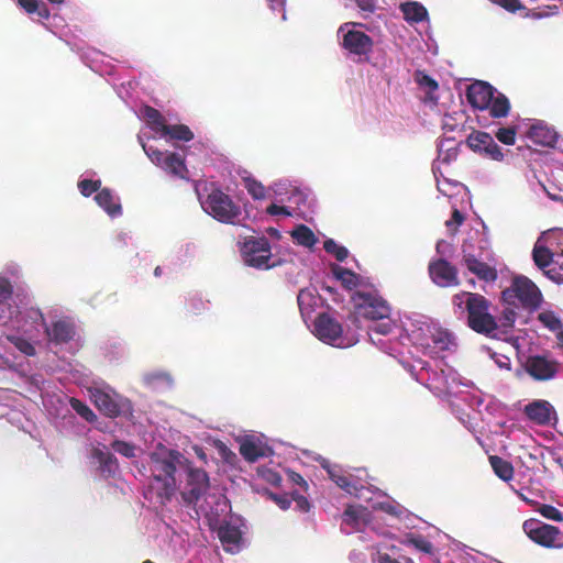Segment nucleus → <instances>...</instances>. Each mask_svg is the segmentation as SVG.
Instances as JSON below:
<instances>
[{
  "mask_svg": "<svg viewBox=\"0 0 563 563\" xmlns=\"http://www.w3.org/2000/svg\"><path fill=\"white\" fill-rule=\"evenodd\" d=\"M101 180L82 179L78 183L80 194L85 197H89L95 192L100 191Z\"/></svg>",
  "mask_w": 563,
  "mask_h": 563,
  "instance_id": "obj_43",
  "label": "nucleus"
},
{
  "mask_svg": "<svg viewBox=\"0 0 563 563\" xmlns=\"http://www.w3.org/2000/svg\"><path fill=\"white\" fill-rule=\"evenodd\" d=\"M203 210L216 220L227 224H238L241 208L220 189H213L201 202Z\"/></svg>",
  "mask_w": 563,
  "mask_h": 563,
  "instance_id": "obj_6",
  "label": "nucleus"
},
{
  "mask_svg": "<svg viewBox=\"0 0 563 563\" xmlns=\"http://www.w3.org/2000/svg\"><path fill=\"white\" fill-rule=\"evenodd\" d=\"M353 299L364 318L371 320H388L387 322L374 327L373 331L383 335L391 332L394 324L389 320L391 313L390 305L377 291H356Z\"/></svg>",
  "mask_w": 563,
  "mask_h": 563,
  "instance_id": "obj_4",
  "label": "nucleus"
},
{
  "mask_svg": "<svg viewBox=\"0 0 563 563\" xmlns=\"http://www.w3.org/2000/svg\"><path fill=\"white\" fill-rule=\"evenodd\" d=\"M271 453V448L254 438H246L240 443V454L250 463L268 456Z\"/></svg>",
  "mask_w": 563,
  "mask_h": 563,
  "instance_id": "obj_18",
  "label": "nucleus"
},
{
  "mask_svg": "<svg viewBox=\"0 0 563 563\" xmlns=\"http://www.w3.org/2000/svg\"><path fill=\"white\" fill-rule=\"evenodd\" d=\"M404 19L410 24L421 23L429 20L427 8L418 1H406L399 5Z\"/></svg>",
  "mask_w": 563,
  "mask_h": 563,
  "instance_id": "obj_21",
  "label": "nucleus"
},
{
  "mask_svg": "<svg viewBox=\"0 0 563 563\" xmlns=\"http://www.w3.org/2000/svg\"><path fill=\"white\" fill-rule=\"evenodd\" d=\"M266 212L269 214V216H291V212L288 210L287 207H284V206H278L276 203H272L267 207L266 209Z\"/></svg>",
  "mask_w": 563,
  "mask_h": 563,
  "instance_id": "obj_52",
  "label": "nucleus"
},
{
  "mask_svg": "<svg viewBox=\"0 0 563 563\" xmlns=\"http://www.w3.org/2000/svg\"><path fill=\"white\" fill-rule=\"evenodd\" d=\"M357 8L364 12L373 13L376 9L375 0H354Z\"/></svg>",
  "mask_w": 563,
  "mask_h": 563,
  "instance_id": "obj_54",
  "label": "nucleus"
},
{
  "mask_svg": "<svg viewBox=\"0 0 563 563\" xmlns=\"http://www.w3.org/2000/svg\"><path fill=\"white\" fill-rule=\"evenodd\" d=\"M7 340L25 356H34L36 354L35 346L29 340L22 336L7 335Z\"/></svg>",
  "mask_w": 563,
  "mask_h": 563,
  "instance_id": "obj_32",
  "label": "nucleus"
},
{
  "mask_svg": "<svg viewBox=\"0 0 563 563\" xmlns=\"http://www.w3.org/2000/svg\"><path fill=\"white\" fill-rule=\"evenodd\" d=\"M463 263L466 268L474 275H476L481 280L484 282H495L498 277L497 269L487 263H484L475 257V255L471 253L463 254Z\"/></svg>",
  "mask_w": 563,
  "mask_h": 563,
  "instance_id": "obj_16",
  "label": "nucleus"
},
{
  "mask_svg": "<svg viewBox=\"0 0 563 563\" xmlns=\"http://www.w3.org/2000/svg\"><path fill=\"white\" fill-rule=\"evenodd\" d=\"M29 317H30L31 319H33V320H34V322H36L37 320H40V321H41V324H42L43 327H45V325H46L45 318H44V316H43V313L41 312V310H40V309H33V308H32V309H30V311H29Z\"/></svg>",
  "mask_w": 563,
  "mask_h": 563,
  "instance_id": "obj_59",
  "label": "nucleus"
},
{
  "mask_svg": "<svg viewBox=\"0 0 563 563\" xmlns=\"http://www.w3.org/2000/svg\"><path fill=\"white\" fill-rule=\"evenodd\" d=\"M454 314L464 319L468 328L479 334L489 335L498 329L489 312L492 302L478 292L461 291L452 298Z\"/></svg>",
  "mask_w": 563,
  "mask_h": 563,
  "instance_id": "obj_2",
  "label": "nucleus"
},
{
  "mask_svg": "<svg viewBox=\"0 0 563 563\" xmlns=\"http://www.w3.org/2000/svg\"><path fill=\"white\" fill-rule=\"evenodd\" d=\"M323 249L327 253L332 254L336 261L343 262L349 256V251L345 246L339 245L333 239H328L323 242Z\"/></svg>",
  "mask_w": 563,
  "mask_h": 563,
  "instance_id": "obj_33",
  "label": "nucleus"
},
{
  "mask_svg": "<svg viewBox=\"0 0 563 563\" xmlns=\"http://www.w3.org/2000/svg\"><path fill=\"white\" fill-rule=\"evenodd\" d=\"M142 146L151 162L156 166L162 167L169 152H163L154 146H146L145 144H142Z\"/></svg>",
  "mask_w": 563,
  "mask_h": 563,
  "instance_id": "obj_41",
  "label": "nucleus"
},
{
  "mask_svg": "<svg viewBox=\"0 0 563 563\" xmlns=\"http://www.w3.org/2000/svg\"><path fill=\"white\" fill-rule=\"evenodd\" d=\"M547 274L556 283H563V246L558 247L554 266H552Z\"/></svg>",
  "mask_w": 563,
  "mask_h": 563,
  "instance_id": "obj_35",
  "label": "nucleus"
},
{
  "mask_svg": "<svg viewBox=\"0 0 563 563\" xmlns=\"http://www.w3.org/2000/svg\"><path fill=\"white\" fill-rule=\"evenodd\" d=\"M162 135L169 136L172 140L189 142L194 139L192 131L185 124L166 125Z\"/></svg>",
  "mask_w": 563,
  "mask_h": 563,
  "instance_id": "obj_30",
  "label": "nucleus"
},
{
  "mask_svg": "<svg viewBox=\"0 0 563 563\" xmlns=\"http://www.w3.org/2000/svg\"><path fill=\"white\" fill-rule=\"evenodd\" d=\"M44 329L48 341L55 344L68 343L75 335V327L73 322L66 319L57 320L51 325L46 324Z\"/></svg>",
  "mask_w": 563,
  "mask_h": 563,
  "instance_id": "obj_15",
  "label": "nucleus"
},
{
  "mask_svg": "<svg viewBox=\"0 0 563 563\" xmlns=\"http://www.w3.org/2000/svg\"><path fill=\"white\" fill-rule=\"evenodd\" d=\"M111 448L124 457L131 459L135 456V446L129 442L115 440L111 443Z\"/></svg>",
  "mask_w": 563,
  "mask_h": 563,
  "instance_id": "obj_44",
  "label": "nucleus"
},
{
  "mask_svg": "<svg viewBox=\"0 0 563 563\" xmlns=\"http://www.w3.org/2000/svg\"><path fill=\"white\" fill-rule=\"evenodd\" d=\"M544 190L547 191L548 196L552 199V200H561V196L556 195V194H552L545 187H544Z\"/></svg>",
  "mask_w": 563,
  "mask_h": 563,
  "instance_id": "obj_62",
  "label": "nucleus"
},
{
  "mask_svg": "<svg viewBox=\"0 0 563 563\" xmlns=\"http://www.w3.org/2000/svg\"><path fill=\"white\" fill-rule=\"evenodd\" d=\"M522 529L527 537L543 548H563V531L538 519H528Z\"/></svg>",
  "mask_w": 563,
  "mask_h": 563,
  "instance_id": "obj_8",
  "label": "nucleus"
},
{
  "mask_svg": "<svg viewBox=\"0 0 563 563\" xmlns=\"http://www.w3.org/2000/svg\"><path fill=\"white\" fill-rule=\"evenodd\" d=\"M18 3L29 13L34 14L37 9V0H18Z\"/></svg>",
  "mask_w": 563,
  "mask_h": 563,
  "instance_id": "obj_56",
  "label": "nucleus"
},
{
  "mask_svg": "<svg viewBox=\"0 0 563 563\" xmlns=\"http://www.w3.org/2000/svg\"><path fill=\"white\" fill-rule=\"evenodd\" d=\"M51 3L60 4L64 0H48Z\"/></svg>",
  "mask_w": 563,
  "mask_h": 563,
  "instance_id": "obj_64",
  "label": "nucleus"
},
{
  "mask_svg": "<svg viewBox=\"0 0 563 563\" xmlns=\"http://www.w3.org/2000/svg\"><path fill=\"white\" fill-rule=\"evenodd\" d=\"M361 511L354 506H349L342 514V523L356 528L360 525Z\"/></svg>",
  "mask_w": 563,
  "mask_h": 563,
  "instance_id": "obj_38",
  "label": "nucleus"
},
{
  "mask_svg": "<svg viewBox=\"0 0 563 563\" xmlns=\"http://www.w3.org/2000/svg\"><path fill=\"white\" fill-rule=\"evenodd\" d=\"M92 456L98 460L102 467L108 470H110L111 465L115 462L114 455L106 449L103 450L95 448L92 451Z\"/></svg>",
  "mask_w": 563,
  "mask_h": 563,
  "instance_id": "obj_42",
  "label": "nucleus"
},
{
  "mask_svg": "<svg viewBox=\"0 0 563 563\" xmlns=\"http://www.w3.org/2000/svg\"><path fill=\"white\" fill-rule=\"evenodd\" d=\"M528 139H530L534 144L542 146H554L558 141L556 132L543 124L542 122H537L532 124L527 132Z\"/></svg>",
  "mask_w": 563,
  "mask_h": 563,
  "instance_id": "obj_19",
  "label": "nucleus"
},
{
  "mask_svg": "<svg viewBox=\"0 0 563 563\" xmlns=\"http://www.w3.org/2000/svg\"><path fill=\"white\" fill-rule=\"evenodd\" d=\"M488 460H489V464H490L494 473L500 479H503L505 482H509L514 478L515 470H514L512 464L509 461H507L498 455H490L488 457Z\"/></svg>",
  "mask_w": 563,
  "mask_h": 563,
  "instance_id": "obj_26",
  "label": "nucleus"
},
{
  "mask_svg": "<svg viewBox=\"0 0 563 563\" xmlns=\"http://www.w3.org/2000/svg\"><path fill=\"white\" fill-rule=\"evenodd\" d=\"M70 406L86 421L93 422L97 420L96 413L81 400L70 398Z\"/></svg>",
  "mask_w": 563,
  "mask_h": 563,
  "instance_id": "obj_36",
  "label": "nucleus"
},
{
  "mask_svg": "<svg viewBox=\"0 0 563 563\" xmlns=\"http://www.w3.org/2000/svg\"><path fill=\"white\" fill-rule=\"evenodd\" d=\"M35 13L40 19H48L49 18V10L44 3H37V9L35 10Z\"/></svg>",
  "mask_w": 563,
  "mask_h": 563,
  "instance_id": "obj_60",
  "label": "nucleus"
},
{
  "mask_svg": "<svg viewBox=\"0 0 563 563\" xmlns=\"http://www.w3.org/2000/svg\"><path fill=\"white\" fill-rule=\"evenodd\" d=\"M143 117L147 122L148 126L151 128V130H153L156 133H163L167 124L165 118L157 109L151 106H145L143 108Z\"/></svg>",
  "mask_w": 563,
  "mask_h": 563,
  "instance_id": "obj_28",
  "label": "nucleus"
},
{
  "mask_svg": "<svg viewBox=\"0 0 563 563\" xmlns=\"http://www.w3.org/2000/svg\"><path fill=\"white\" fill-rule=\"evenodd\" d=\"M495 88L482 80H476L466 89V99L468 103L478 110H488L494 119L506 118L510 112L509 99L501 92L496 96Z\"/></svg>",
  "mask_w": 563,
  "mask_h": 563,
  "instance_id": "obj_3",
  "label": "nucleus"
},
{
  "mask_svg": "<svg viewBox=\"0 0 563 563\" xmlns=\"http://www.w3.org/2000/svg\"><path fill=\"white\" fill-rule=\"evenodd\" d=\"M429 275L440 287L457 286L460 284L457 269L446 260L439 258L429 263Z\"/></svg>",
  "mask_w": 563,
  "mask_h": 563,
  "instance_id": "obj_13",
  "label": "nucleus"
},
{
  "mask_svg": "<svg viewBox=\"0 0 563 563\" xmlns=\"http://www.w3.org/2000/svg\"><path fill=\"white\" fill-rule=\"evenodd\" d=\"M538 319L549 330L560 331L559 338L563 339L562 322L552 311L541 312Z\"/></svg>",
  "mask_w": 563,
  "mask_h": 563,
  "instance_id": "obj_31",
  "label": "nucleus"
},
{
  "mask_svg": "<svg viewBox=\"0 0 563 563\" xmlns=\"http://www.w3.org/2000/svg\"><path fill=\"white\" fill-rule=\"evenodd\" d=\"M552 406L547 400H533L526 405L525 413L533 422L540 426L548 424L551 420Z\"/></svg>",
  "mask_w": 563,
  "mask_h": 563,
  "instance_id": "obj_20",
  "label": "nucleus"
},
{
  "mask_svg": "<svg viewBox=\"0 0 563 563\" xmlns=\"http://www.w3.org/2000/svg\"><path fill=\"white\" fill-rule=\"evenodd\" d=\"M556 252L558 247L552 250L537 242L532 251L533 262L541 269L550 265L554 266Z\"/></svg>",
  "mask_w": 563,
  "mask_h": 563,
  "instance_id": "obj_25",
  "label": "nucleus"
},
{
  "mask_svg": "<svg viewBox=\"0 0 563 563\" xmlns=\"http://www.w3.org/2000/svg\"><path fill=\"white\" fill-rule=\"evenodd\" d=\"M516 320V312L512 308H506L503 311L501 324L503 327H512Z\"/></svg>",
  "mask_w": 563,
  "mask_h": 563,
  "instance_id": "obj_53",
  "label": "nucleus"
},
{
  "mask_svg": "<svg viewBox=\"0 0 563 563\" xmlns=\"http://www.w3.org/2000/svg\"><path fill=\"white\" fill-rule=\"evenodd\" d=\"M377 563H400L396 559L390 558L388 554H379Z\"/></svg>",
  "mask_w": 563,
  "mask_h": 563,
  "instance_id": "obj_61",
  "label": "nucleus"
},
{
  "mask_svg": "<svg viewBox=\"0 0 563 563\" xmlns=\"http://www.w3.org/2000/svg\"><path fill=\"white\" fill-rule=\"evenodd\" d=\"M292 239L297 244L311 249L318 242L314 233L305 224L297 225L291 232Z\"/></svg>",
  "mask_w": 563,
  "mask_h": 563,
  "instance_id": "obj_29",
  "label": "nucleus"
},
{
  "mask_svg": "<svg viewBox=\"0 0 563 563\" xmlns=\"http://www.w3.org/2000/svg\"><path fill=\"white\" fill-rule=\"evenodd\" d=\"M464 221V217L463 214L457 210V209H454L453 212H452V218L451 220H448L445 222L446 227H451V224L454 222L456 223L457 225L462 224Z\"/></svg>",
  "mask_w": 563,
  "mask_h": 563,
  "instance_id": "obj_58",
  "label": "nucleus"
},
{
  "mask_svg": "<svg viewBox=\"0 0 563 563\" xmlns=\"http://www.w3.org/2000/svg\"><path fill=\"white\" fill-rule=\"evenodd\" d=\"M264 494L283 510H287L291 505V498H289L288 495H278L267 489L264 492Z\"/></svg>",
  "mask_w": 563,
  "mask_h": 563,
  "instance_id": "obj_45",
  "label": "nucleus"
},
{
  "mask_svg": "<svg viewBox=\"0 0 563 563\" xmlns=\"http://www.w3.org/2000/svg\"><path fill=\"white\" fill-rule=\"evenodd\" d=\"M12 294L10 282L0 279V324H7L18 313V308L11 303Z\"/></svg>",
  "mask_w": 563,
  "mask_h": 563,
  "instance_id": "obj_17",
  "label": "nucleus"
},
{
  "mask_svg": "<svg viewBox=\"0 0 563 563\" xmlns=\"http://www.w3.org/2000/svg\"><path fill=\"white\" fill-rule=\"evenodd\" d=\"M244 181L245 188L253 199L260 200L265 198L266 190L262 183L257 181L254 178H245Z\"/></svg>",
  "mask_w": 563,
  "mask_h": 563,
  "instance_id": "obj_37",
  "label": "nucleus"
},
{
  "mask_svg": "<svg viewBox=\"0 0 563 563\" xmlns=\"http://www.w3.org/2000/svg\"><path fill=\"white\" fill-rule=\"evenodd\" d=\"M263 477L274 486H278L282 483V477L277 472L267 470L263 472Z\"/></svg>",
  "mask_w": 563,
  "mask_h": 563,
  "instance_id": "obj_55",
  "label": "nucleus"
},
{
  "mask_svg": "<svg viewBox=\"0 0 563 563\" xmlns=\"http://www.w3.org/2000/svg\"><path fill=\"white\" fill-rule=\"evenodd\" d=\"M432 341L434 344H437L441 350L449 349V345L451 344V335L448 332H438L433 335Z\"/></svg>",
  "mask_w": 563,
  "mask_h": 563,
  "instance_id": "obj_48",
  "label": "nucleus"
},
{
  "mask_svg": "<svg viewBox=\"0 0 563 563\" xmlns=\"http://www.w3.org/2000/svg\"><path fill=\"white\" fill-rule=\"evenodd\" d=\"M95 200L111 217L120 216L122 212L121 205L114 200L109 188L100 189L95 196Z\"/></svg>",
  "mask_w": 563,
  "mask_h": 563,
  "instance_id": "obj_24",
  "label": "nucleus"
},
{
  "mask_svg": "<svg viewBox=\"0 0 563 563\" xmlns=\"http://www.w3.org/2000/svg\"><path fill=\"white\" fill-rule=\"evenodd\" d=\"M466 145L475 153L486 158L501 162L504 153L493 136L484 131H473L465 141Z\"/></svg>",
  "mask_w": 563,
  "mask_h": 563,
  "instance_id": "obj_11",
  "label": "nucleus"
},
{
  "mask_svg": "<svg viewBox=\"0 0 563 563\" xmlns=\"http://www.w3.org/2000/svg\"><path fill=\"white\" fill-rule=\"evenodd\" d=\"M218 537L223 544L225 551H234L240 547L242 540V532L239 527L230 523L220 526Z\"/></svg>",
  "mask_w": 563,
  "mask_h": 563,
  "instance_id": "obj_22",
  "label": "nucleus"
},
{
  "mask_svg": "<svg viewBox=\"0 0 563 563\" xmlns=\"http://www.w3.org/2000/svg\"><path fill=\"white\" fill-rule=\"evenodd\" d=\"M161 168L174 177L186 180L189 179V170L186 166L185 158L177 153L169 152Z\"/></svg>",
  "mask_w": 563,
  "mask_h": 563,
  "instance_id": "obj_23",
  "label": "nucleus"
},
{
  "mask_svg": "<svg viewBox=\"0 0 563 563\" xmlns=\"http://www.w3.org/2000/svg\"><path fill=\"white\" fill-rule=\"evenodd\" d=\"M291 500H294L296 503V508L299 511L308 512L310 510L311 505L305 496L298 495V494H292Z\"/></svg>",
  "mask_w": 563,
  "mask_h": 563,
  "instance_id": "obj_49",
  "label": "nucleus"
},
{
  "mask_svg": "<svg viewBox=\"0 0 563 563\" xmlns=\"http://www.w3.org/2000/svg\"><path fill=\"white\" fill-rule=\"evenodd\" d=\"M537 511L547 519L553 520L555 522L563 521V514L552 505L542 504L537 508Z\"/></svg>",
  "mask_w": 563,
  "mask_h": 563,
  "instance_id": "obj_40",
  "label": "nucleus"
},
{
  "mask_svg": "<svg viewBox=\"0 0 563 563\" xmlns=\"http://www.w3.org/2000/svg\"><path fill=\"white\" fill-rule=\"evenodd\" d=\"M355 25L358 24L354 22L344 23L339 27L338 34L342 35L341 46L351 55H355L361 59L363 56H368L372 53L374 41L362 31L349 29Z\"/></svg>",
  "mask_w": 563,
  "mask_h": 563,
  "instance_id": "obj_9",
  "label": "nucleus"
},
{
  "mask_svg": "<svg viewBox=\"0 0 563 563\" xmlns=\"http://www.w3.org/2000/svg\"><path fill=\"white\" fill-rule=\"evenodd\" d=\"M313 295L306 290H300L297 297L298 306L302 314L309 313V309L306 306H310V301L313 300Z\"/></svg>",
  "mask_w": 563,
  "mask_h": 563,
  "instance_id": "obj_46",
  "label": "nucleus"
},
{
  "mask_svg": "<svg viewBox=\"0 0 563 563\" xmlns=\"http://www.w3.org/2000/svg\"><path fill=\"white\" fill-rule=\"evenodd\" d=\"M162 273H163V272H162L161 266H156V267H155V269H154V275H155L156 277H159V276L162 275Z\"/></svg>",
  "mask_w": 563,
  "mask_h": 563,
  "instance_id": "obj_63",
  "label": "nucleus"
},
{
  "mask_svg": "<svg viewBox=\"0 0 563 563\" xmlns=\"http://www.w3.org/2000/svg\"><path fill=\"white\" fill-rule=\"evenodd\" d=\"M91 399L98 410L108 418L133 416L132 402L117 393H108L100 388L90 390Z\"/></svg>",
  "mask_w": 563,
  "mask_h": 563,
  "instance_id": "obj_7",
  "label": "nucleus"
},
{
  "mask_svg": "<svg viewBox=\"0 0 563 563\" xmlns=\"http://www.w3.org/2000/svg\"><path fill=\"white\" fill-rule=\"evenodd\" d=\"M501 298L509 306L536 310L542 297L538 287L529 278L520 276L516 277L511 286L501 292Z\"/></svg>",
  "mask_w": 563,
  "mask_h": 563,
  "instance_id": "obj_5",
  "label": "nucleus"
},
{
  "mask_svg": "<svg viewBox=\"0 0 563 563\" xmlns=\"http://www.w3.org/2000/svg\"><path fill=\"white\" fill-rule=\"evenodd\" d=\"M314 332L319 340L335 344L342 336V324L328 313H320L314 321Z\"/></svg>",
  "mask_w": 563,
  "mask_h": 563,
  "instance_id": "obj_14",
  "label": "nucleus"
},
{
  "mask_svg": "<svg viewBox=\"0 0 563 563\" xmlns=\"http://www.w3.org/2000/svg\"><path fill=\"white\" fill-rule=\"evenodd\" d=\"M496 2L512 13L523 8L519 0H496Z\"/></svg>",
  "mask_w": 563,
  "mask_h": 563,
  "instance_id": "obj_51",
  "label": "nucleus"
},
{
  "mask_svg": "<svg viewBox=\"0 0 563 563\" xmlns=\"http://www.w3.org/2000/svg\"><path fill=\"white\" fill-rule=\"evenodd\" d=\"M516 134H517L516 126H507V128H499L496 131L495 136L499 142H501L505 145H514L516 143Z\"/></svg>",
  "mask_w": 563,
  "mask_h": 563,
  "instance_id": "obj_39",
  "label": "nucleus"
},
{
  "mask_svg": "<svg viewBox=\"0 0 563 563\" xmlns=\"http://www.w3.org/2000/svg\"><path fill=\"white\" fill-rule=\"evenodd\" d=\"M288 478L290 479L291 483L302 486L305 489L308 488L307 482L299 473L290 471L288 472Z\"/></svg>",
  "mask_w": 563,
  "mask_h": 563,
  "instance_id": "obj_57",
  "label": "nucleus"
},
{
  "mask_svg": "<svg viewBox=\"0 0 563 563\" xmlns=\"http://www.w3.org/2000/svg\"><path fill=\"white\" fill-rule=\"evenodd\" d=\"M331 271L335 278L341 282L342 286L352 290L358 285V275L353 271L344 268L340 265L333 264Z\"/></svg>",
  "mask_w": 563,
  "mask_h": 563,
  "instance_id": "obj_27",
  "label": "nucleus"
},
{
  "mask_svg": "<svg viewBox=\"0 0 563 563\" xmlns=\"http://www.w3.org/2000/svg\"><path fill=\"white\" fill-rule=\"evenodd\" d=\"M245 263L256 268H269L272 253L269 241L265 236H247L241 245Z\"/></svg>",
  "mask_w": 563,
  "mask_h": 563,
  "instance_id": "obj_10",
  "label": "nucleus"
},
{
  "mask_svg": "<svg viewBox=\"0 0 563 563\" xmlns=\"http://www.w3.org/2000/svg\"><path fill=\"white\" fill-rule=\"evenodd\" d=\"M523 367L533 379L540 382L552 379L559 371V364L555 361L541 355L527 357Z\"/></svg>",
  "mask_w": 563,
  "mask_h": 563,
  "instance_id": "obj_12",
  "label": "nucleus"
},
{
  "mask_svg": "<svg viewBox=\"0 0 563 563\" xmlns=\"http://www.w3.org/2000/svg\"><path fill=\"white\" fill-rule=\"evenodd\" d=\"M402 543L412 545L417 550L427 554H431L433 552V544L422 536L410 534L405 539Z\"/></svg>",
  "mask_w": 563,
  "mask_h": 563,
  "instance_id": "obj_34",
  "label": "nucleus"
},
{
  "mask_svg": "<svg viewBox=\"0 0 563 563\" xmlns=\"http://www.w3.org/2000/svg\"><path fill=\"white\" fill-rule=\"evenodd\" d=\"M151 472L161 504L170 501L177 490V472L186 473V487L181 492L184 501L196 504L209 489V476L202 468L192 467L188 459L176 450L165 455L152 456Z\"/></svg>",
  "mask_w": 563,
  "mask_h": 563,
  "instance_id": "obj_1",
  "label": "nucleus"
},
{
  "mask_svg": "<svg viewBox=\"0 0 563 563\" xmlns=\"http://www.w3.org/2000/svg\"><path fill=\"white\" fill-rule=\"evenodd\" d=\"M417 82L427 87L430 91H435L439 88L438 82L432 77L422 73L417 74Z\"/></svg>",
  "mask_w": 563,
  "mask_h": 563,
  "instance_id": "obj_47",
  "label": "nucleus"
},
{
  "mask_svg": "<svg viewBox=\"0 0 563 563\" xmlns=\"http://www.w3.org/2000/svg\"><path fill=\"white\" fill-rule=\"evenodd\" d=\"M331 477L339 487H341L342 489H344L347 493H352V489L354 488V486L351 484V481L349 479V477L341 476V475L335 476L333 474H331Z\"/></svg>",
  "mask_w": 563,
  "mask_h": 563,
  "instance_id": "obj_50",
  "label": "nucleus"
}]
</instances>
